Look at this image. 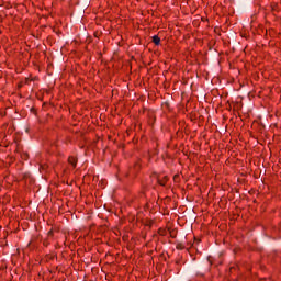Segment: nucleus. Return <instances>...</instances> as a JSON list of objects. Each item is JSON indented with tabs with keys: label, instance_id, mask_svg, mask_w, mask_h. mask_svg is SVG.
Returning <instances> with one entry per match:
<instances>
[{
	"label": "nucleus",
	"instance_id": "3",
	"mask_svg": "<svg viewBox=\"0 0 281 281\" xmlns=\"http://www.w3.org/2000/svg\"><path fill=\"white\" fill-rule=\"evenodd\" d=\"M167 182H168V177H165L162 180H158V183L160 186H166Z\"/></svg>",
	"mask_w": 281,
	"mask_h": 281
},
{
	"label": "nucleus",
	"instance_id": "1",
	"mask_svg": "<svg viewBox=\"0 0 281 281\" xmlns=\"http://www.w3.org/2000/svg\"><path fill=\"white\" fill-rule=\"evenodd\" d=\"M68 162H69L74 168H76V164H78V159H76V157H74V156H70V157L68 158Z\"/></svg>",
	"mask_w": 281,
	"mask_h": 281
},
{
	"label": "nucleus",
	"instance_id": "2",
	"mask_svg": "<svg viewBox=\"0 0 281 281\" xmlns=\"http://www.w3.org/2000/svg\"><path fill=\"white\" fill-rule=\"evenodd\" d=\"M153 43L154 45H159L161 43V38L157 35L153 36Z\"/></svg>",
	"mask_w": 281,
	"mask_h": 281
}]
</instances>
